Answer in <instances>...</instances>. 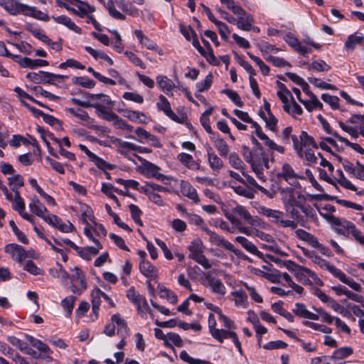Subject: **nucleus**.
Wrapping results in <instances>:
<instances>
[{
  "label": "nucleus",
  "mask_w": 364,
  "mask_h": 364,
  "mask_svg": "<svg viewBox=\"0 0 364 364\" xmlns=\"http://www.w3.org/2000/svg\"><path fill=\"white\" fill-rule=\"evenodd\" d=\"M188 257L201 265L204 269H209L212 264L204 255L205 246L200 238L194 239L188 247Z\"/></svg>",
  "instance_id": "1"
},
{
  "label": "nucleus",
  "mask_w": 364,
  "mask_h": 364,
  "mask_svg": "<svg viewBox=\"0 0 364 364\" xmlns=\"http://www.w3.org/2000/svg\"><path fill=\"white\" fill-rule=\"evenodd\" d=\"M116 326L117 327V335L120 337H126L129 334V328L125 321L121 318L119 314H114L111 317V323L107 324L103 333L112 337L115 335Z\"/></svg>",
  "instance_id": "2"
},
{
  "label": "nucleus",
  "mask_w": 364,
  "mask_h": 364,
  "mask_svg": "<svg viewBox=\"0 0 364 364\" xmlns=\"http://www.w3.org/2000/svg\"><path fill=\"white\" fill-rule=\"evenodd\" d=\"M338 227L339 233L350 235L357 243L364 247V234L353 223L342 219Z\"/></svg>",
  "instance_id": "3"
},
{
  "label": "nucleus",
  "mask_w": 364,
  "mask_h": 364,
  "mask_svg": "<svg viewBox=\"0 0 364 364\" xmlns=\"http://www.w3.org/2000/svg\"><path fill=\"white\" fill-rule=\"evenodd\" d=\"M201 284L221 296L226 293V287L222 281L214 275L213 272L209 271L204 273V279L201 281Z\"/></svg>",
  "instance_id": "4"
},
{
  "label": "nucleus",
  "mask_w": 364,
  "mask_h": 364,
  "mask_svg": "<svg viewBox=\"0 0 364 364\" xmlns=\"http://www.w3.org/2000/svg\"><path fill=\"white\" fill-rule=\"evenodd\" d=\"M138 171L148 177H154L158 180L164 181L166 176L160 173L159 167L138 156Z\"/></svg>",
  "instance_id": "5"
},
{
  "label": "nucleus",
  "mask_w": 364,
  "mask_h": 364,
  "mask_svg": "<svg viewBox=\"0 0 364 364\" xmlns=\"http://www.w3.org/2000/svg\"><path fill=\"white\" fill-rule=\"evenodd\" d=\"M157 108L162 111L168 117H169L173 121L183 124L187 119V117L184 116L183 114L181 116H177L171 109V104L166 99V97L163 95H160L159 96V100L156 103Z\"/></svg>",
  "instance_id": "6"
},
{
  "label": "nucleus",
  "mask_w": 364,
  "mask_h": 364,
  "mask_svg": "<svg viewBox=\"0 0 364 364\" xmlns=\"http://www.w3.org/2000/svg\"><path fill=\"white\" fill-rule=\"evenodd\" d=\"M211 336L220 343H223L225 339L231 338L237 348L240 355L243 354L241 343L239 341L237 333L229 329H219L213 330L210 333Z\"/></svg>",
  "instance_id": "7"
},
{
  "label": "nucleus",
  "mask_w": 364,
  "mask_h": 364,
  "mask_svg": "<svg viewBox=\"0 0 364 364\" xmlns=\"http://www.w3.org/2000/svg\"><path fill=\"white\" fill-rule=\"evenodd\" d=\"M56 1L60 6L65 8L68 11H70L80 17H84L86 14L92 13L95 11V8L90 6L87 2H80L79 5H75L77 8L75 9L70 7L67 3H63L60 0H56Z\"/></svg>",
  "instance_id": "8"
},
{
  "label": "nucleus",
  "mask_w": 364,
  "mask_h": 364,
  "mask_svg": "<svg viewBox=\"0 0 364 364\" xmlns=\"http://www.w3.org/2000/svg\"><path fill=\"white\" fill-rule=\"evenodd\" d=\"M138 255L144 259L146 252L144 251H138ZM141 272L149 280L155 279L157 277V269L149 261L142 260L139 267Z\"/></svg>",
  "instance_id": "9"
},
{
  "label": "nucleus",
  "mask_w": 364,
  "mask_h": 364,
  "mask_svg": "<svg viewBox=\"0 0 364 364\" xmlns=\"http://www.w3.org/2000/svg\"><path fill=\"white\" fill-rule=\"evenodd\" d=\"M250 164L251 165L252 171L256 174L258 179L262 181H265L266 177L263 173V167L264 166L266 168H269L268 159L262 155L250 163Z\"/></svg>",
  "instance_id": "10"
},
{
  "label": "nucleus",
  "mask_w": 364,
  "mask_h": 364,
  "mask_svg": "<svg viewBox=\"0 0 364 364\" xmlns=\"http://www.w3.org/2000/svg\"><path fill=\"white\" fill-rule=\"evenodd\" d=\"M232 213L244 219V220L252 226H259L261 220L257 216H252L250 212L242 205H237L232 209Z\"/></svg>",
  "instance_id": "11"
},
{
  "label": "nucleus",
  "mask_w": 364,
  "mask_h": 364,
  "mask_svg": "<svg viewBox=\"0 0 364 364\" xmlns=\"http://www.w3.org/2000/svg\"><path fill=\"white\" fill-rule=\"evenodd\" d=\"M293 274L298 281L302 282L305 285L311 284L310 278L314 280L318 279V277L314 272L303 266H300L299 267H297V269H294V272Z\"/></svg>",
  "instance_id": "12"
},
{
  "label": "nucleus",
  "mask_w": 364,
  "mask_h": 364,
  "mask_svg": "<svg viewBox=\"0 0 364 364\" xmlns=\"http://www.w3.org/2000/svg\"><path fill=\"white\" fill-rule=\"evenodd\" d=\"M301 250L303 254L311 259L313 262L317 264L322 268L328 269L331 274L334 275L333 269H337L336 267L331 265L326 260L317 255L314 251L309 250L305 247H301Z\"/></svg>",
  "instance_id": "13"
},
{
  "label": "nucleus",
  "mask_w": 364,
  "mask_h": 364,
  "mask_svg": "<svg viewBox=\"0 0 364 364\" xmlns=\"http://www.w3.org/2000/svg\"><path fill=\"white\" fill-rule=\"evenodd\" d=\"M256 209L258 213L270 218L271 222L275 224H279L284 215L282 211L273 210L261 205L257 207Z\"/></svg>",
  "instance_id": "14"
},
{
  "label": "nucleus",
  "mask_w": 364,
  "mask_h": 364,
  "mask_svg": "<svg viewBox=\"0 0 364 364\" xmlns=\"http://www.w3.org/2000/svg\"><path fill=\"white\" fill-rule=\"evenodd\" d=\"M279 178H282L287 182L296 179H304L303 176H299L295 172L293 167L288 163H284L282 166L280 171L277 174Z\"/></svg>",
  "instance_id": "15"
},
{
  "label": "nucleus",
  "mask_w": 364,
  "mask_h": 364,
  "mask_svg": "<svg viewBox=\"0 0 364 364\" xmlns=\"http://www.w3.org/2000/svg\"><path fill=\"white\" fill-rule=\"evenodd\" d=\"M302 200L303 196L301 194L290 191L288 197L284 200V204L286 207L300 208L304 213L307 214L309 208L303 205Z\"/></svg>",
  "instance_id": "16"
},
{
  "label": "nucleus",
  "mask_w": 364,
  "mask_h": 364,
  "mask_svg": "<svg viewBox=\"0 0 364 364\" xmlns=\"http://www.w3.org/2000/svg\"><path fill=\"white\" fill-rule=\"evenodd\" d=\"M15 62L18 63L19 65L24 68L33 69L37 67H43L48 65V62L45 60L36 59L33 60L27 57L22 58L18 55V58H16Z\"/></svg>",
  "instance_id": "17"
},
{
  "label": "nucleus",
  "mask_w": 364,
  "mask_h": 364,
  "mask_svg": "<svg viewBox=\"0 0 364 364\" xmlns=\"http://www.w3.org/2000/svg\"><path fill=\"white\" fill-rule=\"evenodd\" d=\"M26 5L16 0H0V6L11 15L23 14V7Z\"/></svg>",
  "instance_id": "18"
},
{
  "label": "nucleus",
  "mask_w": 364,
  "mask_h": 364,
  "mask_svg": "<svg viewBox=\"0 0 364 364\" xmlns=\"http://www.w3.org/2000/svg\"><path fill=\"white\" fill-rule=\"evenodd\" d=\"M5 252L11 255L14 260L20 263L27 257L25 250L17 244H8L5 247Z\"/></svg>",
  "instance_id": "19"
},
{
  "label": "nucleus",
  "mask_w": 364,
  "mask_h": 364,
  "mask_svg": "<svg viewBox=\"0 0 364 364\" xmlns=\"http://www.w3.org/2000/svg\"><path fill=\"white\" fill-rule=\"evenodd\" d=\"M181 191L183 196L198 203L200 198L196 189L188 181L182 180L180 183Z\"/></svg>",
  "instance_id": "20"
},
{
  "label": "nucleus",
  "mask_w": 364,
  "mask_h": 364,
  "mask_svg": "<svg viewBox=\"0 0 364 364\" xmlns=\"http://www.w3.org/2000/svg\"><path fill=\"white\" fill-rule=\"evenodd\" d=\"M235 241L241 245V246L248 252L257 255L259 258L263 257L262 252L257 249L255 244L246 237L243 236H237L235 237Z\"/></svg>",
  "instance_id": "21"
},
{
  "label": "nucleus",
  "mask_w": 364,
  "mask_h": 364,
  "mask_svg": "<svg viewBox=\"0 0 364 364\" xmlns=\"http://www.w3.org/2000/svg\"><path fill=\"white\" fill-rule=\"evenodd\" d=\"M334 272V276L337 277L343 283L347 284L350 288L356 291H361V286L357 283L353 279L348 277L344 272L339 269H333Z\"/></svg>",
  "instance_id": "22"
},
{
  "label": "nucleus",
  "mask_w": 364,
  "mask_h": 364,
  "mask_svg": "<svg viewBox=\"0 0 364 364\" xmlns=\"http://www.w3.org/2000/svg\"><path fill=\"white\" fill-rule=\"evenodd\" d=\"M238 20H236L237 28L243 31H251L252 24L255 20L252 15L248 14L244 9L243 14H237Z\"/></svg>",
  "instance_id": "23"
},
{
  "label": "nucleus",
  "mask_w": 364,
  "mask_h": 364,
  "mask_svg": "<svg viewBox=\"0 0 364 364\" xmlns=\"http://www.w3.org/2000/svg\"><path fill=\"white\" fill-rule=\"evenodd\" d=\"M204 231L209 235L210 242L216 245L223 247L224 249H231L230 242L225 239L223 237L220 236L218 234L206 228L203 229Z\"/></svg>",
  "instance_id": "24"
},
{
  "label": "nucleus",
  "mask_w": 364,
  "mask_h": 364,
  "mask_svg": "<svg viewBox=\"0 0 364 364\" xmlns=\"http://www.w3.org/2000/svg\"><path fill=\"white\" fill-rule=\"evenodd\" d=\"M309 96V99L304 100L302 104L309 112H312L314 109H323V104L319 101L318 98L313 92L305 91Z\"/></svg>",
  "instance_id": "25"
},
{
  "label": "nucleus",
  "mask_w": 364,
  "mask_h": 364,
  "mask_svg": "<svg viewBox=\"0 0 364 364\" xmlns=\"http://www.w3.org/2000/svg\"><path fill=\"white\" fill-rule=\"evenodd\" d=\"M245 177V183H242L243 184L250 185L252 186H254L257 188L259 191H260L262 193H264L265 196H267L269 198H274L275 196L277 195L276 191H269L266 189L265 188L259 186L255 178L252 177L251 176L246 173L245 171V174H242Z\"/></svg>",
  "instance_id": "26"
},
{
  "label": "nucleus",
  "mask_w": 364,
  "mask_h": 364,
  "mask_svg": "<svg viewBox=\"0 0 364 364\" xmlns=\"http://www.w3.org/2000/svg\"><path fill=\"white\" fill-rule=\"evenodd\" d=\"M242 154L243 156L244 159L248 164L252 162L253 161L258 159L263 154V149L262 146H259L256 148L253 151L250 150V149L246 146H243L242 148Z\"/></svg>",
  "instance_id": "27"
},
{
  "label": "nucleus",
  "mask_w": 364,
  "mask_h": 364,
  "mask_svg": "<svg viewBox=\"0 0 364 364\" xmlns=\"http://www.w3.org/2000/svg\"><path fill=\"white\" fill-rule=\"evenodd\" d=\"M293 312L298 316L308 318L311 320H318L319 316L318 314L310 312L306 309V306L301 303H296L295 308L293 309Z\"/></svg>",
  "instance_id": "28"
},
{
  "label": "nucleus",
  "mask_w": 364,
  "mask_h": 364,
  "mask_svg": "<svg viewBox=\"0 0 364 364\" xmlns=\"http://www.w3.org/2000/svg\"><path fill=\"white\" fill-rule=\"evenodd\" d=\"M177 159L188 168L191 170H199L200 165L194 161L191 154L186 153H181L177 156Z\"/></svg>",
  "instance_id": "29"
},
{
  "label": "nucleus",
  "mask_w": 364,
  "mask_h": 364,
  "mask_svg": "<svg viewBox=\"0 0 364 364\" xmlns=\"http://www.w3.org/2000/svg\"><path fill=\"white\" fill-rule=\"evenodd\" d=\"M24 11L23 10V14L25 16H31L38 20L48 21L50 18L49 16L47 14H45L39 10H37L36 7L30 6L26 5V6L23 7Z\"/></svg>",
  "instance_id": "30"
},
{
  "label": "nucleus",
  "mask_w": 364,
  "mask_h": 364,
  "mask_svg": "<svg viewBox=\"0 0 364 364\" xmlns=\"http://www.w3.org/2000/svg\"><path fill=\"white\" fill-rule=\"evenodd\" d=\"M24 11L23 10V14L25 16H31L38 20L48 21L50 18L49 16L47 14H45L39 10H37L36 7L30 6L26 5V6L23 7Z\"/></svg>",
  "instance_id": "31"
},
{
  "label": "nucleus",
  "mask_w": 364,
  "mask_h": 364,
  "mask_svg": "<svg viewBox=\"0 0 364 364\" xmlns=\"http://www.w3.org/2000/svg\"><path fill=\"white\" fill-rule=\"evenodd\" d=\"M353 350L351 347L346 346L338 348L334 351L332 355H330L332 359V362H336L338 364H341V361L343 359L348 358L353 353Z\"/></svg>",
  "instance_id": "32"
},
{
  "label": "nucleus",
  "mask_w": 364,
  "mask_h": 364,
  "mask_svg": "<svg viewBox=\"0 0 364 364\" xmlns=\"http://www.w3.org/2000/svg\"><path fill=\"white\" fill-rule=\"evenodd\" d=\"M52 18L57 23L63 24L77 33H81L82 32V29L78 27L73 21H72L70 18L66 16L62 15L56 17L53 16Z\"/></svg>",
  "instance_id": "33"
},
{
  "label": "nucleus",
  "mask_w": 364,
  "mask_h": 364,
  "mask_svg": "<svg viewBox=\"0 0 364 364\" xmlns=\"http://www.w3.org/2000/svg\"><path fill=\"white\" fill-rule=\"evenodd\" d=\"M295 234L298 238L306 242L313 247H319V242L318 239L312 234L302 230L299 229L295 231Z\"/></svg>",
  "instance_id": "34"
},
{
  "label": "nucleus",
  "mask_w": 364,
  "mask_h": 364,
  "mask_svg": "<svg viewBox=\"0 0 364 364\" xmlns=\"http://www.w3.org/2000/svg\"><path fill=\"white\" fill-rule=\"evenodd\" d=\"M259 115L265 122L266 127L268 129L274 132H277L278 120L272 112L265 113L264 111L259 110Z\"/></svg>",
  "instance_id": "35"
},
{
  "label": "nucleus",
  "mask_w": 364,
  "mask_h": 364,
  "mask_svg": "<svg viewBox=\"0 0 364 364\" xmlns=\"http://www.w3.org/2000/svg\"><path fill=\"white\" fill-rule=\"evenodd\" d=\"M156 82L160 89L167 95L175 87V84L172 80L165 75H159L156 77Z\"/></svg>",
  "instance_id": "36"
},
{
  "label": "nucleus",
  "mask_w": 364,
  "mask_h": 364,
  "mask_svg": "<svg viewBox=\"0 0 364 364\" xmlns=\"http://www.w3.org/2000/svg\"><path fill=\"white\" fill-rule=\"evenodd\" d=\"M333 289L337 295H346L348 299L356 302H361L363 301V297L361 296L348 290L343 286L339 285L334 287H333Z\"/></svg>",
  "instance_id": "37"
},
{
  "label": "nucleus",
  "mask_w": 364,
  "mask_h": 364,
  "mask_svg": "<svg viewBox=\"0 0 364 364\" xmlns=\"http://www.w3.org/2000/svg\"><path fill=\"white\" fill-rule=\"evenodd\" d=\"M226 158L232 168L240 171L242 174H245V164L237 153H230Z\"/></svg>",
  "instance_id": "38"
},
{
  "label": "nucleus",
  "mask_w": 364,
  "mask_h": 364,
  "mask_svg": "<svg viewBox=\"0 0 364 364\" xmlns=\"http://www.w3.org/2000/svg\"><path fill=\"white\" fill-rule=\"evenodd\" d=\"M28 206L30 210L38 217H43L44 213H48L47 208L36 196L32 198V201Z\"/></svg>",
  "instance_id": "39"
},
{
  "label": "nucleus",
  "mask_w": 364,
  "mask_h": 364,
  "mask_svg": "<svg viewBox=\"0 0 364 364\" xmlns=\"http://www.w3.org/2000/svg\"><path fill=\"white\" fill-rule=\"evenodd\" d=\"M299 139L301 140V146H302V150L310 149V146L316 149L318 148V145L314 137L309 135L308 133L305 131L301 132Z\"/></svg>",
  "instance_id": "40"
},
{
  "label": "nucleus",
  "mask_w": 364,
  "mask_h": 364,
  "mask_svg": "<svg viewBox=\"0 0 364 364\" xmlns=\"http://www.w3.org/2000/svg\"><path fill=\"white\" fill-rule=\"evenodd\" d=\"M113 191L119 194H122V191L114 187L113 185L105 183H102V192L105 193L107 197L113 200L117 203V205H119V201L117 197L114 194H113Z\"/></svg>",
  "instance_id": "41"
},
{
  "label": "nucleus",
  "mask_w": 364,
  "mask_h": 364,
  "mask_svg": "<svg viewBox=\"0 0 364 364\" xmlns=\"http://www.w3.org/2000/svg\"><path fill=\"white\" fill-rule=\"evenodd\" d=\"M138 137H141L142 139H144L146 142L150 143L154 146L160 147L161 146L156 136L151 134L141 127H138Z\"/></svg>",
  "instance_id": "42"
},
{
  "label": "nucleus",
  "mask_w": 364,
  "mask_h": 364,
  "mask_svg": "<svg viewBox=\"0 0 364 364\" xmlns=\"http://www.w3.org/2000/svg\"><path fill=\"white\" fill-rule=\"evenodd\" d=\"M183 343V340L178 334L175 333H168L166 335V341L164 342V345L166 347L174 349L173 345H175L177 347H182Z\"/></svg>",
  "instance_id": "43"
},
{
  "label": "nucleus",
  "mask_w": 364,
  "mask_h": 364,
  "mask_svg": "<svg viewBox=\"0 0 364 364\" xmlns=\"http://www.w3.org/2000/svg\"><path fill=\"white\" fill-rule=\"evenodd\" d=\"M102 295H103V291L99 288L93 289L91 293L92 311L96 316H97L98 314V311L101 303V298H102Z\"/></svg>",
  "instance_id": "44"
},
{
  "label": "nucleus",
  "mask_w": 364,
  "mask_h": 364,
  "mask_svg": "<svg viewBox=\"0 0 364 364\" xmlns=\"http://www.w3.org/2000/svg\"><path fill=\"white\" fill-rule=\"evenodd\" d=\"M213 145L215 148L218 151L219 154L222 157H227L229 151L230 147L228 143L222 138H216L213 141Z\"/></svg>",
  "instance_id": "45"
},
{
  "label": "nucleus",
  "mask_w": 364,
  "mask_h": 364,
  "mask_svg": "<svg viewBox=\"0 0 364 364\" xmlns=\"http://www.w3.org/2000/svg\"><path fill=\"white\" fill-rule=\"evenodd\" d=\"M139 190L141 192L147 195L149 200L155 204L159 206H162L164 205V200L161 197L155 192L151 191V186H141Z\"/></svg>",
  "instance_id": "46"
},
{
  "label": "nucleus",
  "mask_w": 364,
  "mask_h": 364,
  "mask_svg": "<svg viewBox=\"0 0 364 364\" xmlns=\"http://www.w3.org/2000/svg\"><path fill=\"white\" fill-rule=\"evenodd\" d=\"M277 86L279 90L277 92V95L282 101V103H286L289 102V98H291V101L292 100L293 96L291 92L287 89L286 85L282 82H277Z\"/></svg>",
  "instance_id": "47"
},
{
  "label": "nucleus",
  "mask_w": 364,
  "mask_h": 364,
  "mask_svg": "<svg viewBox=\"0 0 364 364\" xmlns=\"http://www.w3.org/2000/svg\"><path fill=\"white\" fill-rule=\"evenodd\" d=\"M261 140L264 141V144L272 150H275L280 154L284 153V148L282 146L277 145L274 141L270 139L263 132L259 130V136Z\"/></svg>",
  "instance_id": "48"
},
{
  "label": "nucleus",
  "mask_w": 364,
  "mask_h": 364,
  "mask_svg": "<svg viewBox=\"0 0 364 364\" xmlns=\"http://www.w3.org/2000/svg\"><path fill=\"white\" fill-rule=\"evenodd\" d=\"M208 161L210 168L214 172L218 173L224 167L223 160L216 154H212L208 156Z\"/></svg>",
  "instance_id": "49"
},
{
  "label": "nucleus",
  "mask_w": 364,
  "mask_h": 364,
  "mask_svg": "<svg viewBox=\"0 0 364 364\" xmlns=\"http://www.w3.org/2000/svg\"><path fill=\"white\" fill-rule=\"evenodd\" d=\"M231 295L235 297V306L246 308L247 303V296L244 291L240 290L232 291Z\"/></svg>",
  "instance_id": "50"
},
{
  "label": "nucleus",
  "mask_w": 364,
  "mask_h": 364,
  "mask_svg": "<svg viewBox=\"0 0 364 364\" xmlns=\"http://www.w3.org/2000/svg\"><path fill=\"white\" fill-rule=\"evenodd\" d=\"M159 295L162 299H166L171 304L177 303V296L176 294L171 291L170 289L164 287H160Z\"/></svg>",
  "instance_id": "51"
},
{
  "label": "nucleus",
  "mask_w": 364,
  "mask_h": 364,
  "mask_svg": "<svg viewBox=\"0 0 364 364\" xmlns=\"http://www.w3.org/2000/svg\"><path fill=\"white\" fill-rule=\"evenodd\" d=\"M9 185L11 191L14 193L18 191V188L23 186V178L19 175L16 174L13 177L8 178Z\"/></svg>",
  "instance_id": "52"
},
{
  "label": "nucleus",
  "mask_w": 364,
  "mask_h": 364,
  "mask_svg": "<svg viewBox=\"0 0 364 364\" xmlns=\"http://www.w3.org/2000/svg\"><path fill=\"white\" fill-rule=\"evenodd\" d=\"M72 82L75 85L86 88H92L95 85V82L87 77H74L72 79Z\"/></svg>",
  "instance_id": "53"
},
{
  "label": "nucleus",
  "mask_w": 364,
  "mask_h": 364,
  "mask_svg": "<svg viewBox=\"0 0 364 364\" xmlns=\"http://www.w3.org/2000/svg\"><path fill=\"white\" fill-rule=\"evenodd\" d=\"M107 119L109 121H112L114 125L119 129H131L132 127L127 125L126 122L119 118L116 114L110 113L107 115Z\"/></svg>",
  "instance_id": "54"
},
{
  "label": "nucleus",
  "mask_w": 364,
  "mask_h": 364,
  "mask_svg": "<svg viewBox=\"0 0 364 364\" xmlns=\"http://www.w3.org/2000/svg\"><path fill=\"white\" fill-rule=\"evenodd\" d=\"M73 270L75 273L72 275V282H79L80 285H81L83 289H87V286L85 282V276L82 270L77 267H74Z\"/></svg>",
  "instance_id": "55"
},
{
  "label": "nucleus",
  "mask_w": 364,
  "mask_h": 364,
  "mask_svg": "<svg viewBox=\"0 0 364 364\" xmlns=\"http://www.w3.org/2000/svg\"><path fill=\"white\" fill-rule=\"evenodd\" d=\"M364 37L362 35H350L345 43L347 49H354L355 45L360 44L363 46Z\"/></svg>",
  "instance_id": "56"
},
{
  "label": "nucleus",
  "mask_w": 364,
  "mask_h": 364,
  "mask_svg": "<svg viewBox=\"0 0 364 364\" xmlns=\"http://www.w3.org/2000/svg\"><path fill=\"white\" fill-rule=\"evenodd\" d=\"M85 50L95 59L101 58L107 61L109 65H113V60L105 53L96 50L90 46H86Z\"/></svg>",
  "instance_id": "57"
},
{
  "label": "nucleus",
  "mask_w": 364,
  "mask_h": 364,
  "mask_svg": "<svg viewBox=\"0 0 364 364\" xmlns=\"http://www.w3.org/2000/svg\"><path fill=\"white\" fill-rule=\"evenodd\" d=\"M300 158H304L307 161L306 164L308 166H311L312 164H317L318 158L311 150V149H306L302 150L301 156H299Z\"/></svg>",
  "instance_id": "58"
},
{
  "label": "nucleus",
  "mask_w": 364,
  "mask_h": 364,
  "mask_svg": "<svg viewBox=\"0 0 364 364\" xmlns=\"http://www.w3.org/2000/svg\"><path fill=\"white\" fill-rule=\"evenodd\" d=\"M333 136L337 138L339 141L344 143L346 146L352 148L353 150L356 151L360 154L364 153V149L356 143H352L348 139L345 137L340 136L337 132L333 133Z\"/></svg>",
  "instance_id": "59"
},
{
  "label": "nucleus",
  "mask_w": 364,
  "mask_h": 364,
  "mask_svg": "<svg viewBox=\"0 0 364 364\" xmlns=\"http://www.w3.org/2000/svg\"><path fill=\"white\" fill-rule=\"evenodd\" d=\"M339 127L352 138L357 139L359 136V127H352L343 122H339Z\"/></svg>",
  "instance_id": "60"
},
{
  "label": "nucleus",
  "mask_w": 364,
  "mask_h": 364,
  "mask_svg": "<svg viewBox=\"0 0 364 364\" xmlns=\"http://www.w3.org/2000/svg\"><path fill=\"white\" fill-rule=\"evenodd\" d=\"M180 358L189 364H211L209 361L191 357L186 350L181 352Z\"/></svg>",
  "instance_id": "61"
},
{
  "label": "nucleus",
  "mask_w": 364,
  "mask_h": 364,
  "mask_svg": "<svg viewBox=\"0 0 364 364\" xmlns=\"http://www.w3.org/2000/svg\"><path fill=\"white\" fill-rule=\"evenodd\" d=\"M23 269L35 276L43 274V270L38 267L32 260H28L26 262Z\"/></svg>",
  "instance_id": "62"
},
{
  "label": "nucleus",
  "mask_w": 364,
  "mask_h": 364,
  "mask_svg": "<svg viewBox=\"0 0 364 364\" xmlns=\"http://www.w3.org/2000/svg\"><path fill=\"white\" fill-rule=\"evenodd\" d=\"M12 203V207L15 210L21 212L25 210V203L23 198L20 196L19 191H16V193H14V198Z\"/></svg>",
  "instance_id": "63"
},
{
  "label": "nucleus",
  "mask_w": 364,
  "mask_h": 364,
  "mask_svg": "<svg viewBox=\"0 0 364 364\" xmlns=\"http://www.w3.org/2000/svg\"><path fill=\"white\" fill-rule=\"evenodd\" d=\"M248 56L259 66L261 73L264 75H268L270 71L269 68L259 58L250 53H247Z\"/></svg>",
  "instance_id": "64"
}]
</instances>
